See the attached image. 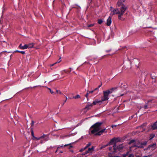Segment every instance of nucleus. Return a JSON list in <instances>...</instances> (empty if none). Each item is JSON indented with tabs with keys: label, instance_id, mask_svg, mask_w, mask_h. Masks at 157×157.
<instances>
[{
	"label": "nucleus",
	"instance_id": "nucleus-1",
	"mask_svg": "<svg viewBox=\"0 0 157 157\" xmlns=\"http://www.w3.org/2000/svg\"><path fill=\"white\" fill-rule=\"evenodd\" d=\"M102 124V123L98 122L93 125L91 128H93L94 129L91 131V133L94 134L95 135H101L106 130L105 128L102 129H101V126Z\"/></svg>",
	"mask_w": 157,
	"mask_h": 157
},
{
	"label": "nucleus",
	"instance_id": "nucleus-2",
	"mask_svg": "<svg viewBox=\"0 0 157 157\" xmlns=\"http://www.w3.org/2000/svg\"><path fill=\"white\" fill-rule=\"evenodd\" d=\"M129 144L132 145V147H137L139 148H142L147 144L146 141L140 142L138 140H131Z\"/></svg>",
	"mask_w": 157,
	"mask_h": 157
},
{
	"label": "nucleus",
	"instance_id": "nucleus-3",
	"mask_svg": "<svg viewBox=\"0 0 157 157\" xmlns=\"http://www.w3.org/2000/svg\"><path fill=\"white\" fill-rule=\"evenodd\" d=\"M111 11L110 13V15L112 16L114 14H117L118 15V18L119 19L122 20L121 16L124 13V9H123L122 10L120 11V10L117 8H114L112 7H111L110 9Z\"/></svg>",
	"mask_w": 157,
	"mask_h": 157
},
{
	"label": "nucleus",
	"instance_id": "nucleus-4",
	"mask_svg": "<svg viewBox=\"0 0 157 157\" xmlns=\"http://www.w3.org/2000/svg\"><path fill=\"white\" fill-rule=\"evenodd\" d=\"M113 88H112L110 90H107L103 92V96L101 97L102 100L104 101L108 100L109 95L113 93Z\"/></svg>",
	"mask_w": 157,
	"mask_h": 157
},
{
	"label": "nucleus",
	"instance_id": "nucleus-5",
	"mask_svg": "<svg viewBox=\"0 0 157 157\" xmlns=\"http://www.w3.org/2000/svg\"><path fill=\"white\" fill-rule=\"evenodd\" d=\"M117 8L120 10V11L122 10L123 9H124V13L125 11L127 9V7L121 2L118 1L117 3Z\"/></svg>",
	"mask_w": 157,
	"mask_h": 157
},
{
	"label": "nucleus",
	"instance_id": "nucleus-6",
	"mask_svg": "<svg viewBox=\"0 0 157 157\" xmlns=\"http://www.w3.org/2000/svg\"><path fill=\"white\" fill-rule=\"evenodd\" d=\"M123 147V146L122 144H120L117 146L116 144H114L113 146V152H117L122 149Z\"/></svg>",
	"mask_w": 157,
	"mask_h": 157
},
{
	"label": "nucleus",
	"instance_id": "nucleus-7",
	"mask_svg": "<svg viewBox=\"0 0 157 157\" xmlns=\"http://www.w3.org/2000/svg\"><path fill=\"white\" fill-rule=\"evenodd\" d=\"M103 101H104L102 100V99L101 98V99L100 100L97 99H95L93 101L92 104L94 105H101Z\"/></svg>",
	"mask_w": 157,
	"mask_h": 157
},
{
	"label": "nucleus",
	"instance_id": "nucleus-8",
	"mask_svg": "<svg viewBox=\"0 0 157 157\" xmlns=\"http://www.w3.org/2000/svg\"><path fill=\"white\" fill-rule=\"evenodd\" d=\"M41 143H42L48 140V137L47 135L44 134L41 136Z\"/></svg>",
	"mask_w": 157,
	"mask_h": 157
},
{
	"label": "nucleus",
	"instance_id": "nucleus-9",
	"mask_svg": "<svg viewBox=\"0 0 157 157\" xmlns=\"http://www.w3.org/2000/svg\"><path fill=\"white\" fill-rule=\"evenodd\" d=\"M94 146H92L91 148H89L88 150L85 151L84 153H83V155H85L87 153H91L92 152L94 151Z\"/></svg>",
	"mask_w": 157,
	"mask_h": 157
},
{
	"label": "nucleus",
	"instance_id": "nucleus-10",
	"mask_svg": "<svg viewBox=\"0 0 157 157\" xmlns=\"http://www.w3.org/2000/svg\"><path fill=\"white\" fill-rule=\"evenodd\" d=\"M118 141H119V140L118 138H114L111 140L109 142V143L110 145L113 143H115V144Z\"/></svg>",
	"mask_w": 157,
	"mask_h": 157
},
{
	"label": "nucleus",
	"instance_id": "nucleus-11",
	"mask_svg": "<svg viewBox=\"0 0 157 157\" xmlns=\"http://www.w3.org/2000/svg\"><path fill=\"white\" fill-rule=\"evenodd\" d=\"M134 156L133 154H130L129 156H128L127 155L125 154L124 155L122 156H109V157H134Z\"/></svg>",
	"mask_w": 157,
	"mask_h": 157
},
{
	"label": "nucleus",
	"instance_id": "nucleus-12",
	"mask_svg": "<svg viewBox=\"0 0 157 157\" xmlns=\"http://www.w3.org/2000/svg\"><path fill=\"white\" fill-rule=\"evenodd\" d=\"M156 146V144H153L149 145L147 148V149H150L151 150H153Z\"/></svg>",
	"mask_w": 157,
	"mask_h": 157
},
{
	"label": "nucleus",
	"instance_id": "nucleus-13",
	"mask_svg": "<svg viewBox=\"0 0 157 157\" xmlns=\"http://www.w3.org/2000/svg\"><path fill=\"white\" fill-rule=\"evenodd\" d=\"M112 18L110 16H109L107 20L106 25L107 26H109L111 24Z\"/></svg>",
	"mask_w": 157,
	"mask_h": 157
},
{
	"label": "nucleus",
	"instance_id": "nucleus-14",
	"mask_svg": "<svg viewBox=\"0 0 157 157\" xmlns=\"http://www.w3.org/2000/svg\"><path fill=\"white\" fill-rule=\"evenodd\" d=\"M135 64L136 67H138V65L140 63L139 60L137 59H135L132 61Z\"/></svg>",
	"mask_w": 157,
	"mask_h": 157
},
{
	"label": "nucleus",
	"instance_id": "nucleus-15",
	"mask_svg": "<svg viewBox=\"0 0 157 157\" xmlns=\"http://www.w3.org/2000/svg\"><path fill=\"white\" fill-rule=\"evenodd\" d=\"M19 48L21 49H25L27 48V44H25L23 46L22 44H20L19 46Z\"/></svg>",
	"mask_w": 157,
	"mask_h": 157
},
{
	"label": "nucleus",
	"instance_id": "nucleus-16",
	"mask_svg": "<svg viewBox=\"0 0 157 157\" xmlns=\"http://www.w3.org/2000/svg\"><path fill=\"white\" fill-rule=\"evenodd\" d=\"M153 129H157V121L151 126Z\"/></svg>",
	"mask_w": 157,
	"mask_h": 157
},
{
	"label": "nucleus",
	"instance_id": "nucleus-17",
	"mask_svg": "<svg viewBox=\"0 0 157 157\" xmlns=\"http://www.w3.org/2000/svg\"><path fill=\"white\" fill-rule=\"evenodd\" d=\"M92 106V104H88L86 105V106L85 107V109H87V110L89 109H90L91 107Z\"/></svg>",
	"mask_w": 157,
	"mask_h": 157
},
{
	"label": "nucleus",
	"instance_id": "nucleus-18",
	"mask_svg": "<svg viewBox=\"0 0 157 157\" xmlns=\"http://www.w3.org/2000/svg\"><path fill=\"white\" fill-rule=\"evenodd\" d=\"M34 45V44L33 43L29 44H27V48H33Z\"/></svg>",
	"mask_w": 157,
	"mask_h": 157
},
{
	"label": "nucleus",
	"instance_id": "nucleus-19",
	"mask_svg": "<svg viewBox=\"0 0 157 157\" xmlns=\"http://www.w3.org/2000/svg\"><path fill=\"white\" fill-rule=\"evenodd\" d=\"M109 143L107 144L106 145H102L100 148V149H102L103 148H105V147H106L108 146V145H109Z\"/></svg>",
	"mask_w": 157,
	"mask_h": 157
},
{
	"label": "nucleus",
	"instance_id": "nucleus-20",
	"mask_svg": "<svg viewBox=\"0 0 157 157\" xmlns=\"http://www.w3.org/2000/svg\"><path fill=\"white\" fill-rule=\"evenodd\" d=\"M87 148H86V147H85L82 148L81 149H80L79 150V151L80 152H82V151H84Z\"/></svg>",
	"mask_w": 157,
	"mask_h": 157
},
{
	"label": "nucleus",
	"instance_id": "nucleus-21",
	"mask_svg": "<svg viewBox=\"0 0 157 157\" xmlns=\"http://www.w3.org/2000/svg\"><path fill=\"white\" fill-rule=\"evenodd\" d=\"M103 22V20L102 19H99L98 21V24H101Z\"/></svg>",
	"mask_w": 157,
	"mask_h": 157
},
{
	"label": "nucleus",
	"instance_id": "nucleus-22",
	"mask_svg": "<svg viewBox=\"0 0 157 157\" xmlns=\"http://www.w3.org/2000/svg\"><path fill=\"white\" fill-rule=\"evenodd\" d=\"M80 98V96L78 94L76 95L75 96L73 97V98L75 99H77Z\"/></svg>",
	"mask_w": 157,
	"mask_h": 157
},
{
	"label": "nucleus",
	"instance_id": "nucleus-23",
	"mask_svg": "<svg viewBox=\"0 0 157 157\" xmlns=\"http://www.w3.org/2000/svg\"><path fill=\"white\" fill-rule=\"evenodd\" d=\"M15 52H20L23 54H25V52L24 51H19L17 50Z\"/></svg>",
	"mask_w": 157,
	"mask_h": 157
},
{
	"label": "nucleus",
	"instance_id": "nucleus-24",
	"mask_svg": "<svg viewBox=\"0 0 157 157\" xmlns=\"http://www.w3.org/2000/svg\"><path fill=\"white\" fill-rule=\"evenodd\" d=\"M91 145V143H89L88 144H87L86 145V146L85 147L86 148H87L88 147L90 146Z\"/></svg>",
	"mask_w": 157,
	"mask_h": 157
},
{
	"label": "nucleus",
	"instance_id": "nucleus-25",
	"mask_svg": "<svg viewBox=\"0 0 157 157\" xmlns=\"http://www.w3.org/2000/svg\"><path fill=\"white\" fill-rule=\"evenodd\" d=\"M94 24H91L90 25H87V26L88 27H92L93 26H94Z\"/></svg>",
	"mask_w": 157,
	"mask_h": 157
},
{
	"label": "nucleus",
	"instance_id": "nucleus-26",
	"mask_svg": "<svg viewBox=\"0 0 157 157\" xmlns=\"http://www.w3.org/2000/svg\"><path fill=\"white\" fill-rule=\"evenodd\" d=\"M56 92L57 94H63L59 90H57Z\"/></svg>",
	"mask_w": 157,
	"mask_h": 157
},
{
	"label": "nucleus",
	"instance_id": "nucleus-27",
	"mask_svg": "<svg viewBox=\"0 0 157 157\" xmlns=\"http://www.w3.org/2000/svg\"><path fill=\"white\" fill-rule=\"evenodd\" d=\"M48 88L50 90L51 94H52L54 93V92L50 88Z\"/></svg>",
	"mask_w": 157,
	"mask_h": 157
},
{
	"label": "nucleus",
	"instance_id": "nucleus-28",
	"mask_svg": "<svg viewBox=\"0 0 157 157\" xmlns=\"http://www.w3.org/2000/svg\"><path fill=\"white\" fill-rule=\"evenodd\" d=\"M34 138L36 139L37 140H41V136L39 137H36V138Z\"/></svg>",
	"mask_w": 157,
	"mask_h": 157
},
{
	"label": "nucleus",
	"instance_id": "nucleus-29",
	"mask_svg": "<svg viewBox=\"0 0 157 157\" xmlns=\"http://www.w3.org/2000/svg\"><path fill=\"white\" fill-rule=\"evenodd\" d=\"M69 144H65L64 146H63V145H62L60 146V147H66Z\"/></svg>",
	"mask_w": 157,
	"mask_h": 157
},
{
	"label": "nucleus",
	"instance_id": "nucleus-30",
	"mask_svg": "<svg viewBox=\"0 0 157 157\" xmlns=\"http://www.w3.org/2000/svg\"><path fill=\"white\" fill-rule=\"evenodd\" d=\"M61 59V57H60L59 58V59L56 62V64L57 63H59L61 62V60H60Z\"/></svg>",
	"mask_w": 157,
	"mask_h": 157
},
{
	"label": "nucleus",
	"instance_id": "nucleus-31",
	"mask_svg": "<svg viewBox=\"0 0 157 157\" xmlns=\"http://www.w3.org/2000/svg\"><path fill=\"white\" fill-rule=\"evenodd\" d=\"M31 133H32V136L33 137V138H36V137L34 136L33 132V130L32 131Z\"/></svg>",
	"mask_w": 157,
	"mask_h": 157
},
{
	"label": "nucleus",
	"instance_id": "nucleus-32",
	"mask_svg": "<svg viewBox=\"0 0 157 157\" xmlns=\"http://www.w3.org/2000/svg\"><path fill=\"white\" fill-rule=\"evenodd\" d=\"M34 122L33 121H32V122L31 123V127H32L33 126L34 124Z\"/></svg>",
	"mask_w": 157,
	"mask_h": 157
},
{
	"label": "nucleus",
	"instance_id": "nucleus-33",
	"mask_svg": "<svg viewBox=\"0 0 157 157\" xmlns=\"http://www.w3.org/2000/svg\"><path fill=\"white\" fill-rule=\"evenodd\" d=\"M89 93H88V91L87 92V93L85 95V96L86 97V98H88V96L89 95Z\"/></svg>",
	"mask_w": 157,
	"mask_h": 157
},
{
	"label": "nucleus",
	"instance_id": "nucleus-34",
	"mask_svg": "<svg viewBox=\"0 0 157 157\" xmlns=\"http://www.w3.org/2000/svg\"><path fill=\"white\" fill-rule=\"evenodd\" d=\"M94 90H92V91H88V93H89V94H90V93L92 94L94 92Z\"/></svg>",
	"mask_w": 157,
	"mask_h": 157
},
{
	"label": "nucleus",
	"instance_id": "nucleus-35",
	"mask_svg": "<svg viewBox=\"0 0 157 157\" xmlns=\"http://www.w3.org/2000/svg\"><path fill=\"white\" fill-rule=\"evenodd\" d=\"M144 108L145 109H147V105H145L144 106Z\"/></svg>",
	"mask_w": 157,
	"mask_h": 157
},
{
	"label": "nucleus",
	"instance_id": "nucleus-36",
	"mask_svg": "<svg viewBox=\"0 0 157 157\" xmlns=\"http://www.w3.org/2000/svg\"><path fill=\"white\" fill-rule=\"evenodd\" d=\"M55 64H56V63H53V64H50V67L53 66Z\"/></svg>",
	"mask_w": 157,
	"mask_h": 157
},
{
	"label": "nucleus",
	"instance_id": "nucleus-37",
	"mask_svg": "<svg viewBox=\"0 0 157 157\" xmlns=\"http://www.w3.org/2000/svg\"><path fill=\"white\" fill-rule=\"evenodd\" d=\"M112 148H113L112 147H109V151H112Z\"/></svg>",
	"mask_w": 157,
	"mask_h": 157
},
{
	"label": "nucleus",
	"instance_id": "nucleus-38",
	"mask_svg": "<svg viewBox=\"0 0 157 157\" xmlns=\"http://www.w3.org/2000/svg\"><path fill=\"white\" fill-rule=\"evenodd\" d=\"M145 124H144L142 125L140 127L142 128L143 126H145Z\"/></svg>",
	"mask_w": 157,
	"mask_h": 157
},
{
	"label": "nucleus",
	"instance_id": "nucleus-39",
	"mask_svg": "<svg viewBox=\"0 0 157 157\" xmlns=\"http://www.w3.org/2000/svg\"><path fill=\"white\" fill-rule=\"evenodd\" d=\"M117 126V125H112V128H113L114 127H115Z\"/></svg>",
	"mask_w": 157,
	"mask_h": 157
},
{
	"label": "nucleus",
	"instance_id": "nucleus-40",
	"mask_svg": "<svg viewBox=\"0 0 157 157\" xmlns=\"http://www.w3.org/2000/svg\"><path fill=\"white\" fill-rule=\"evenodd\" d=\"M111 50L110 49V50H106V52H109Z\"/></svg>",
	"mask_w": 157,
	"mask_h": 157
},
{
	"label": "nucleus",
	"instance_id": "nucleus-41",
	"mask_svg": "<svg viewBox=\"0 0 157 157\" xmlns=\"http://www.w3.org/2000/svg\"><path fill=\"white\" fill-rule=\"evenodd\" d=\"M154 136H155V135H153L152 136V137H151V138L150 139H152L153 138V137H154Z\"/></svg>",
	"mask_w": 157,
	"mask_h": 157
},
{
	"label": "nucleus",
	"instance_id": "nucleus-42",
	"mask_svg": "<svg viewBox=\"0 0 157 157\" xmlns=\"http://www.w3.org/2000/svg\"><path fill=\"white\" fill-rule=\"evenodd\" d=\"M63 71H64L65 73H67V71L66 70H63Z\"/></svg>",
	"mask_w": 157,
	"mask_h": 157
},
{
	"label": "nucleus",
	"instance_id": "nucleus-43",
	"mask_svg": "<svg viewBox=\"0 0 157 157\" xmlns=\"http://www.w3.org/2000/svg\"><path fill=\"white\" fill-rule=\"evenodd\" d=\"M98 89V88H96L94 90H97Z\"/></svg>",
	"mask_w": 157,
	"mask_h": 157
},
{
	"label": "nucleus",
	"instance_id": "nucleus-44",
	"mask_svg": "<svg viewBox=\"0 0 157 157\" xmlns=\"http://www.w3.org/2000/svg\"><path fill=\"white\" fill-rule=\"evenodd\" d=\"M101 86V85H99V86H98V88H100V87Z\"/></svg>",
	"mask_w": 157,
	"mask_h": 157
},
{
	"label": "nucleus",
	"instance_id": "nucleus-45",
	"mask_svg": "<svg viewBox=\"0 0 157 157\" xmlns=\"http://www.w3.org/2000/svg\"><path fill=\"white\" fill-rule=\"evenodd\" d=\"M58 150V149H57V150L55 151V153H57Z\"/></svg>",
	"mask_w": 157,
	"mask_h": 157
},
{
	"label": "nucleus",
	"instance_id": "nucleus-46",
	"mask_svg": "<svg viewBox=\"0 0 157 157\" xmlns=\"http://www.w3.org/2000/svg\"><path fill=\"white\" fill-rule=\"evenodd\" d=\"M60 146H59V147H57V149H59V148H60Z\"/></svg>",
	"mask_w": 157,
	"mask_h": 157
},
{
	"label": "nucleus",
	"instance_id": "nucleus-47",
	"mask_svg": "<svg viewBox=\"0 0 157 157\" xmlns=\"http://www.w3.org/2000/svg\"><path fill=\"white\" fill-rule=\"evenodd\" d=\"M67 97H66V100L65 101V102H66V101L67 100Z\"/></svg>",
	"mask_w": 157,
	"mask_h": 157
},
{
	"label": "nucleus",
	"instance_id": "nucleus-48",
	"mask_svg": "<svg viewBox=\"0 0 157 157\" xmlns=\"http://www.w3.org/2000/svg\"><path fill=\"white\" fill-rule=\"evenodd\" d=\"M84 137V136H82L81 137V138H80V139H82Z\"/></svg>",
	"mask_w": 157,
	"mask_h": 157
},
{
	"label": "nucleus",
	"instance_id": "nucleus-49",
	"mask_svg": "<svg viewBox=\"0 0 157 157\" xmlns=\"http://www.w3.org/2000/svg\"><path fill=\"white\" fill-rule=\"evenodd\" d=\"M124 95V94H121V96H122L123 95Z\"/></svg>",
	"mask_w": 157,
	"mask_h": 157
},
{
	"label": "nucleus",
	"instance_id": "nucleus-50",
	"mask_svg": "<svg viewBox=\"0 0 157 157\" xmlns=\"http://www.w3.org/2000/svg\"><path fill=\"white\" fill-rule=\"evenodd\" d=\"M61 75H63V73L62 72V71L61 72Z\"/></svg>",
	"mask_w": 157,
	"mask_h": 157
},
{
	"label": "nucleus",
	"instance_id": "nucleus-51",
	"mask_svg": "<svg viewBox=\"0 0 157 157\" xmlns=\"http://www.w3.org/2000/svg\"><path fill=\"white\" fill-rule=\"evenodd\" d=\"M60 153H63V151H60Z\"/></svg>",
	"mask_w": 157,
	"mask_h": 157
},
{
	"label": "nucleus",
	"instance_id": "nucleus-52",
	"mask_svg": "<svg viewBox=\"0 0 157 157\" xmlns=\"http://www.w3.org/2000/svg\"><path fill=\"white\" fill-rule=\"evenodd\" d=\"M69 68L70 69H71V67H70Z\"/></svg>",
	"mask_w": 157,
	"mask_h": 157
},
{
	"label": "nucleus",
	"instance_id": "nucleus-53",
	"mask_svg": "<svg viewBox=\"0 0 157 157\" xmlns=\"http://www.w3.org/2000/svg\"><path fill=\"white\" fill-rule=\"evenodd\" d=\"M46 81H45V82H44V83H46Z\"/></svg>",
	"mask_w": 157,
	"mask_h": 157
},
{
	"label": "nucleus",
	"instance_id": "nucleus-54",
	"mask_svg": "<svg viewBox=\"0 0 157 157\" xmlns=\"http://www.w3.org/2000/svg\"><path fill=\"white\" fill-rule=\"evenodd\" d=\"M37 86H34V87H37Z\"/></svg>",
	"mask_w": 157,
	"mask_h": 157
}]
</instances>
